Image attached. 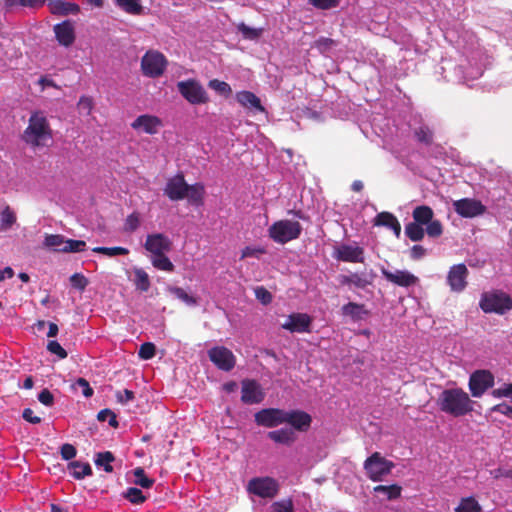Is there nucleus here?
I'll list each match as a JSON object with an SVG mask.
<instances>
[{
    "label": "nucleus",
    "instance_id": "obj_1",
    "mask_svg": "<svg viewBox=\"0 0 512 512\" xmlns=\"http://www.w3.org/2000/svg\"><path fill=\"white\" fill-rule=\"evenodd\" d=\"M53 139L50 123L42 111L31 113L22 140L33 148L46 146Z\"/></svg>",
    "mask_w": 512,
    "mask_h": 512
},
{
    "label": "nucleus",
    "instance_id": "obj_2",
    "mask_svg": "<svg viewBox=\"0 0 512 512\" xmlns=\"http://www.w3.org/2000/svg\"><path fill=\"white\" fill-rule=\"evenodd\" d=\"M440 410L454 417L464 416L473 411V401L461 388L445 389L438 398Z\"/></svg>",
    "mask_w": 512,
    "mask_h": 512
},
{
    "label": "nucleus",
    "instance_id": "obj_3",
    "mask_svg": "<svg viewBox=\"0 0 512 512\" xmlns=\"http://www.w3.org/2000/svg\"><path fill=\"white\" fill-rule=\"evenodd\" d=\"M302 233V225L298 221L278 220L268 228V236L278 244H286L298 239Z\"/></svg>",
    "mask_w": 512,
    "mask_h": 512
},
{
    "label": "nucleus",
    "instance_id": "obj_4",
    "mask_svg": "<svg viewBox=\"0 0 512 512\" xmlns=\"http://www.w3.org/2000/svg\"><path fill=\"white\" fill-rule=\"evenodd\" d=\"M480 308L485 313H496L503 315L512 309V298L505 292L492 291L481 295Z\"/></svg>",
    "mask_w": 512,
    "mask_h": 512
},
{
    "label": "nucleus",
    "instance_id": "obj_5",
    "mask_svg": "<svg viewBox=\"0 0 512 512\" xmlns=\"http://www.w3.org/2000/svg\"><path fill=\"white\" fill-rule=\"evenodd\" d=\"M168 61L166 57L156 50H148L141 59V71L144 76L158 78L166 70Z\"/></svg>",
    "mask_w": 512,
    "mask_h": 512
},
{
    "label": "nucleus",
    "instance_id": "obj_6",
    "mask_svg": "<svg viewBox=\"0 0 512 512\" xmlns=\"http://www.w3.org/2000/svg\"><path fill=\"white\" fill-rule=\"evenodd\" d=\"M394 463L382 457L379 452L373 453L364 462V469L372 481H381L394 468Z\"/></svg>",
    "mask_w": 512,
    "mask_h": 512
},
{
    "label": "nucleus",
    "instance_id": "obj_7",
    "mask_svg": "<svg viewBox=\"0 0 512 512\" xmlns=\"http://www.w3.org/2000/svg\"><path fill=\"white\" fill-rule=\"evenodd\" d=\"M177 89L182 97L192 105L205 104L209 100L206 90L195 79L179 81Z\"/></svg>",
    "mask_w": 512,
    "mask_h": 512
},
{
    "label": "nucleus",
    "instance_id": "obj_8",
    "mask_svg": "<svg viewBox=\"0 0 512 512\" xmlns=\"http://www.w3.org/2000/svg\"><path fill=\"white\" fill-rule=\"evenodd\" d=\"M247 491L260 498L271 499L278 494L279 484L271 477H255L248 482Z\"/></svg>",
    "mask_w": 512,
    "mask_h": 512
},
{
    "label": "nucleus",
    "instance_id": "obj_9",
    "mask_svg": "<svg viewBox=\"0 0 512 512\" xmlns=\"http://www.w3.org/2000/svg\"><path fill=\"white\" fill-rule=\"evenodd\" d=\"M468 385L473 397H481L486 390L493 387L494 376L488 370H477L470 375Z\"/></svg>",
    "mask_w": 512,
    "mask_h": 512
},
{
    "label": "nucleus",
    "instance_id": "obj_10",
    "mask_svg": "<svg viewBox=\"0 0 512 512\" xmlns=\"http://www.w3.org/2000/svg\"><path fill=\"white\" fill-rule=\"evenodd\" d=\"M210 361L220 370L229 372L236 365V357L224 346H215L208 351Z\"/></svg>",
    "mask_w": 512,
    "mask_h": 512
},
{
    "label": "nucleus",
    "instance_id": "obj_11",
    "mask_svg": "<svg viewBox=\"0 0 512 512\" xmlns=\"http://www.w3.org/2000/svg\"><path fill=\"white\" fill-rule=\"evenodd\" d=\"M454 211L463 218H474L483 215L486 207L480 200L474 198H462L453 202Z\"/></svg>",
    "mask_w": 512,
    "mask_h": 512
},
{
    "label": "nucleus",
    "instance_id": "obj_12",
    "mask_svg": "<svg viewBox=\"0 0 512 512\" xmlns=\"http://www.w3.org/2000/svg\"><path fill=\"white\" fill-rule=\"evenodd\" d=\"M286 411L278 408H265L255 413V422L267 428L276 427L284 423Z\"/></svg>",
    "mask_w": 512,
    "mask_h": 512
},
{
    "label": "nucleus",
    "instance_id": "obj_13",
    "mask_svg": "<svg viewBox=\"0 0 512 512\" xmlns=\"http://www.w3.org/2000/svg\"><path fill=\"white\" fill-rule=\"evenodd\" d=\"M241 386V401L243 403L259 404L264 400L265 393L256 380L244 379Z\"/></svg>",
    "mask_w": 512,
    "mask_h": 512
},
{
    "label": "nucleus",
    "instance_id": "obj_14",
    "mask_svg": "<svg viewBox=\"0 0 512 512\" xmlns=\"http://www.w3.org/2000/svg\"><path fill=\"white\" fill-rule=\"evenodd\" d=\"M188 184L184 175L178 173L167 181L164 194L172 201L183 200L187 196Z\"/></svg>",
    "mask_w": 512,
    "mask_h": 512
},
{
    "label": "nucleus",
    "instance_id": "obj_15",
    "mask_svg": "<svg viewBox=\"0 0 512 512\" xmlns=\"http://www.w3.org/2000/svg\"><path fill=\"white\" fill-rule=\"evenodd\" d=\"M144 248L152 256L167 253L172 249V241L163 233L149 234L146 237Z\"/></svg>",
    "mask_w": 512,
    "mask_h": 512
},
{
    "label": "nucleus",
    "instance_id": "obj_16",
    "mask_svg": "<svg viewBox=\"0 0 512 512\" xmlns=\"http://www.w3.org/2000/svg\"><path fill=\"white\" fill-rule=\"evenodd\" d=\"M468 269L465 264L453 265L447 275V283L454 292H462L467 285Z\"/></svg>",
    "mask_w": 512,
    "mask_h": 512
},
{
    "label": "nucleus",
    "instance_id": "obj_17",
    "mask_svg": "<svg viewBox=\"0 0 512 512\" xmlns=\"http://www.w3.org/2000/svg\"><path fill=\"white\" fill-rule=\"evenodd\" d=\"M162 126V120L159 117L150 114L140 115L131 123V127L134 130H141L150 135L158 133Z\"/></svg>",
    "mask_w": 512,
    "mask_h": 512
},
{
    "label": "nucleus",
    "instance_id": "obj_18",
    "mask_svg": "<svg viewBox=\"0 0 512 512\" xmlns=\"http://www.w3.org/2000/svg\"><path fill=\"white\" fill-rule=\"evenodd\" d=\"M381 272L387 281L400 287H410L418 282V277L406 270H396L391 272L382 268Z\"/></svg>",
    "mask_w": 512,
    "mask_h": 512
},
{
    "label": "nucleus",
    "instance_id": "obj_19",
    "mask_svg": "<svg viewBox=\"0 0 512 512\" xmlns=\"http://www.w3.org/2000/svg\"><path fill=\"white\" fill-rule=\"evenodd\" d=\"M284 423L290 424L295 430L305 432L312 423V417L302 410L286 411Z\"/></svg>",
    "mask_w": 512,
    "mask_h": 512
},
{
    "label": "nucleus",
    "instance_id": "obj_20",
    "mask_svg": "<svg viewBox=\"0 0 512 512\" xmlns=\"http://www.w3.org/2000/svg\"><path fill=\"white\" fill-rule=\"evenodd\" d=\"M54 33L58 43L64 47L71 46L75 41V28L70 20L54 25Z\"/></svg>",
    "mask_w": 512,
    "mask_h": 512
},
{
    "label": "nucleus",
    "instance_id": "obj_21",
    "mask_svg": "<svg viewBox=\"0 0 512 512\" xmlns=\"http://www.w3.org/2000/svg\"><path fill=\"white\" fill-rule=\"evenodd\" d=\"M311 324V318L304 313H293L288 316L287 321L282 328L290 332H308Z\"/></svg>",
    "mask_w": 512,
    "mask_h": 512
},
{
    "label": "nucleus",
    "instance_id": "obj_22",
    "mask_svg": "<svg viewBox=\"0 0 512 512\" xmlns=\"http://www.w3.org/2000/svg\"><path fill=\"white\" fill-rule=\"evenodd\" d=\"M336 258L344 262H362L363 249L359 246H351L344 244L337 249Z\"/></svg>",
    "mask_w": 512,
    "mask_h": 512
},
{
    "label": "nucleus",
    "instance_id": "obj_23",
    "mask_svg": "<svg viewBox=\"0 0 512 512\" xmlns=\"http://www.w3.org/2000/svg\"><path fill=\"white\" fill-rule=\"evenodd\" d=\"M48 6L51 14L58 16L75 15L80 12L78 4L63 0H49Z\"/></svg>",
    "mask_w": 512,
    "mask_h": 512
},
{
    "label": "nucleus",
    "instance_id": "obj_24",
    "mask_svg": "<svg viewBox=\"0 0 512 512\" xmlns=\"http://www.w3.org/2000/svg\"><path fill=\"white\" fill-rule=\"evenodd\" d=\"M268 438L278 444L290 446L296 440V435L292 429L281 428L278 430L270 431L267 434Z\"/></svg>",
    "mask_w": 512,
    "mask_h": 512
},
{
    "label": "nucleus",
    "instance_id": "obj_25",
    "mask_svg": "<svg viewBox=\"0 0 512 512\" xmlns=\"http://www.w3.org/2000/svg\"><path fill=\"white\" fill-rule=\"evenodd\" d=\"M237 101L246 108H254L258 111H264L260 99L250 91H241L236 95Z\"/></svg>",
    "mask_w": 512,
    "mask_h": 512
},
{
    "label": "nucleus",
    "instance_id": "obj_26",
    "mask_svg": "<svg viewBox=\"0 0 512 512\" xmlns=\"http://www.w3.org/2000/svg\"><path fill=\"white\" fill-rule=\"evenodd\" d=\"M67 468L71 472V475L77 480L92 475V468L87 462L71 461L68 463Z\"/></svg>",
    "mask_w": 512,
    "mask_h": 512
},
{
    "label": "nucleus",
    "instance_id": "obj_27",
    "mask_svg": "<svg viewBox=\"0 0 512 512\" xmlns=\"http://www.w3.org/2000/svg\"><path fill=\"white\" fill-rule=\"evenodd\" d=\"M205 194L204 185L201 183H195L192 185L188 184L187 196L189 203L195 206L203 204V198Z\"/></svg>",
    "mask_w": 512,
    "mask_h": 512
},
{
    "label": "nucleus",
    "instance_id": "obj_28",
    "mask_svg": "<svg viewBox=\"0 0 512 512\" xmlns=\"http://www.w3.org/2000/svg\"><path fill=\"white\" fill-rule=\"evenodd\" d=\"M412 217L414 222L421 225H426L433 219L434 212L430 206L420 205L414 208Z\"/></svg>",
    "mask_w": 512,
    "mask_h": 512
},
{
    "label": "nucleus",
    "instance_id": "obj_29",
    "mask_svg": "<svg viewBox=\"0 0 512 512\" xmlns=\"http://www.w3.org/2000/svg\"><path fill=\"white\" fill-rule=\"evenodd\" d=\"M133 283L137 290L147 292L150 289L151 282L148 273L142 268H135Z\"/></svg>",
    "mask_w": 512,
    "mask_h": 512
},
{
    "label": "nucleus",
    "instance_id": "obj_30",
    "mask_svg": "<svg viewBox=\"0 0 512 512\" xmlns=\"http://www.w3.org/2000/svg\"><path fill=\"white\" fill-rule=\"evenodd\" d=\"M342 313L351 317L353 320H362L367 314L365 306L355 302H349L342 307Z\"/></svg>",
    "mask_w": 512,
    "mask_h": 512
},
{
    "label": "nucleus",
    "instance_id": "obj_31",
    "mask_svg": "<svg viewBox=\"0 0 512 512\" xmlns=\"http://www.w3.org/2000/svg\"><path fill=\"white\" fill-rule=\"evenodd\" d=\"M339 282L342 285L355 286L357 288H365L370 282L366 277L358 273H351L349 275H341Z\"/></svg>",
    "mask_w": 512,
    "mask_h": 512
},
{
    "label": "nucleus",
    "instance_id": "obj_32",
    "mask_svg": "<svg viewBox=\"0 0 512 512\" xmlns=\"http://www.w3.org/2000/svg\"><path fill=\"white\" fill-rule=\"evenodd\" d=\"M86 250V242L83 240L67 239L61 248H56V252L61 253H78Z\"/></svg>",
    "mask_w": 512,
    "mask_h": 512
},
{
    "label": "nucleus",
    "instance_id": "obj_33",
    "mask_svg": "<svg viewBox=\"0 0 512 512\" xmlns=\"http://www.w3.org/2000/svg\"><path fill=\"white\" fill-rule=\"evenodd\" d=\"M116 5L131 15H141L143 13L140 0H116Z\"/></svg>",
    "mask_w": 512,
    "mask_h": 512
},
{
    "label": "nucleus",
    "instance_id": "obj_34",
    "mask_svg": "<svg viewBox=\"0 0 512 512\" xmlns=\"http://www.w3.org/2000/svg\"><path fill=\"white\" fill-rule=\"evenodd\" d=\"M402 488L398 484L378 485L374 487V492L382 493L387 500H394L401 496Z\"/></svg>",
    "mask_w": 512,
    "mask_h": 512
},
{
    "label": "nucleus",
    "instance_id": "obj_35",
    "mask_svg": "<svg viewBox=\"0 0 512 512\" xmlns=\"http://www.w3.org/2000/svg\"><path fill=\"white\" fill-rule=\"evenodd\" d=\"M151 263L156 269L161 270V271L173 272L175 269L174 264L166 256V253L152 256Z\"/></svg>",
    "mask_w": 512,
    "mask_h": 512
},
{
    "label": "nucleus",
    "instance_id": "obj_36",
    "mask_svg": "<svg viewBox=\"0 0 512 512\" xmlns=\"http://www.w3.org/2000/svg\"><path fill=\"white\" fill-rule=\"evenodd\" d=\"M455 512H482V507L474 497L470 496L461 499Z\"/></svg>",
    "mask_w": 512,
    "mask_h": 512
},
{
    "label": "nucleus",
    "instance_id": "obj_37",
    "mask_svg": "<svg viewBox=\"0 0 512 512\" xmlns=\"http://www.w3.org/2000/svg\"><path fill=\"white\" fill-rule=\"evenodd\" d=\"M405 234L411 241L418 242L424 238L425 230L421 224L413 221L405 226Z\"/></svg>",
    "mask_w": 512,
    "mask_h": 512
},
{
    "label": "nucleus",
    "instance_id": "obj_38",
    "mask_svg": "<svg viewBox=\"0 0 512 512\" xmlns=\"http://www.w3.org/2000/svg\"><path fill=\"white\" fill-rule=\"evenodd\" d=\"M16 222V215L14 211L9 207L6 206L1 212H0V231H6L10 229Z\"/></svg>",
    "mask_w": 512,
    "mask_h": 512
},
{
    "label": "nucleus",
    "instance_id": "obj_39",
    "mask_svg": "<svg viewBox=\"0 0 512 512\" xmlns=\"http://www.w3.org/2000/svg\"><path fill=\"white\" fill-rule=\"evenodd\" d=\"M115 460V457L112 452L105 451V452H99L96 455L95 463L98 466H103L104 471L107 473H111L113 471V466L111 465V462Z\"/></svg>",
    "mask_w": 512,
    "mask_h": 512
},
{
    "label": "nucleus",
    "instance_id": "obj_40",
    "mask_svg": "<svg viewBox=\"0 0 512 512\" xmlns=\"http://www.w3.org/2000/svg\"><path fill=\"white\" fill-rule=\"evenodd\" d=\"M167 290L176 296L178 299L186 303L187 305L194 306L197 304L196 298L190 296L183 288L176 286H169Z\"/></svg>",
    "mask_w": 512,
    "mask_h": 512
},
{
    "label": "nucleus",
    "instance_id": "obj_41",
    "mask_svg": "<svg viewBox=\"0 0 512 512\" xmlns=\"http://www.w3.org/2000/svg\"><path fill=\"white\" fill-rule=\"evenodd\" d=\"M414 135L417 141L424 143L425 145H431L433 143V132L426 125H422L415 129Z\"/></svg>",
    "mask_w": 512,
    "mask_h": 512
},
{
    "label": "nucleus",
    "instance_id": "obj_42",
    "mask_svg": "<svg viewBox=\"0 0 512 512\" xmlns=\"http://www.w3.org/2000/svg\"><path fill=\"white\" fill-rule=\"evenodd\" d=\"M133 474L135 476L134 483L141 486L142 488H150L154 484V479L146 476L145 471L141 467L134 469Z\"/></svg>",
    "mask_w": 512,
    "mask_h": 512
},
{
    "label": "nucleus",
    "instance_id": "obj_43",
    "mask_svg": "<svg viewBox=\"0 0 512 512\" xmlns=\"http://www.w3.org/2000/svg\"><path fill=\"white\" fill-rule=\"evenodd\" d=\"M140 224V214L135 211L126 217L123 229L127 233H132L140 227Z\"/></svg>",
    "mask_w": 512,
    "mask_h": 512
},
{
    "label": "nucleus",
    "instance_id": "obj_44",
    "mask_svg": "<svg viewBox=\"0 0 512 512\" xmlns=\"http://www.w3.org/2000/svg\"><path fill=\"white\" fill-rule=\"evenodd\" d=\"M237 29L242 34V36L248 40L258 39L263 31L261 28L249 27L245 23L238 24Z\"/></svg>",
    "mask_w": 512,
    "mask_h": 512
},
{
    "label": "nucleus",
    "instance_id": "obj_45",
    "mask_svg": "<svg viewBox=\"0 0 512 512\" xmlns=\"http://www.w3.org/2000/svg\"><path fill=\"white\" fill-rule=\"evenodd\" d=\"M92 251L94 253L103 254L109 257L129 254V250L124 247H95L92 249Z\"/></svg>",
    "mask_w": 512,
    "mask_h": 512
},
{
    "label": "nucleus",
    "instance_id": "obj_46",
    "mask_svg": "<svg viewBox=\"0 0 512 512\" xmlns=\"http://www.w3.org/2000/svg\"><path fill=\"white\" fill-rule=\"evenodd\" d=\"M65 236L61 234H46L44 238V246L53 248L56 252V248H61L64 245Z\"/></svg>",
    "mask_w": 512,
    "mask_h": 512
},
{
    "label": "nucleus",
    "instance_id": "obj_47",
    "mask_svg": "<svg viewBox=\"0 0 512 512\" xmlns=\"http://www.w3.org/2000/svg\"><path fill=\"white\" fill-rule=\"evenodd\" d=\"M124 497L133 504H142L146 500V496L143 492L136 487L128 488L124 493Z\"/></svg>",
    "mask_w": 512,
    "mask_h": 512
},
{
    "label": "nucleus",
    "instance_id": "obj_48",
    "mask_svg": "<svg viewBox=\"0 0 512 512\" xmlns=\"http://www.w3.org/2000/svg\"><path fill=\"white\" fill-rule=\"evenodd\" d=\"M397 218L390 212H381L375 217L374 224L377 226H385L390 228Z\"/></svg>",
    "mask_w": 512,
    "mask_h": 512
},
{
    "label": "nucleus",
    "instance_id": "obj_49",
    "mask_svg": "<svg viewBox=\"0 0 512 512\" xmlns=\"http://www.w3.org/2000/svg\"><path fill=\"white\" fill-rule=\"evenodd\" d=\"M426 226L425 232L429 237L438 238L443 233V226L439 220L432 219Z\"/></svg>",
    "mask_w": 512,
    "mask_h": 512
},
{
    "label": "nucleus",
    "instance_id": "obj_50",
    "mask_svg": "<svg viewBox=\"0 0 512 512\" xmlns=\"http://www.w3.org/2000/svg\"><path fill=\"white\" fill-rule=\"evenodd\" d=\"M156 354V347L151 342H145L140 346L138 355L143 360L152 359Z\"/></svg>",
    "mask_w": 512,
    "mask_h": 512
},
{
    "label": "nucleus",
    "instance_id": "obj_51",
    "mask_svg": "<svg viewBox=\"0 0 512 512\" xmlns=\"http://www.w3.org/2000/svg\"><path fill=\"white\" fill-rule=\"evenodd\" d=\"M70 283L73 288L84 291L89 284L88 279L81 273H74L70 277Z\"/></svg>",
    "mask_w": 512,
    "mask_h": 512
},
{
    "label": "nucleus",
    "instance_id": "obj_52",
    "mask_svg": "<svg viewBox=\"0 0 512 512\" xmlns=\"http://www.w3.org/2000/svg\"><path fill=\"white\" fill-rule=\"evenodd\" d=\"M97 419L99 421H109V425L113 428H117L119 423L116 419V414L110 409L106 408L98 412Z\"/></svg>",
    "mask_w": 512,
    "mask_h": 512
},
{
    "label": "nucleus",
    "instance_id": "obj_53",
    "mask_svg": "<svg viewBox=\"0 0 512 512\" xmlns=\"http://www.w3.org/2000/svg\"><path fill=\"white\" fill-rule=\"evenodd\" d=\"M208 86L220 94L229 95L232 92L231 87L227 82L220 81L218 79L210 80Z\"/></svg>",
    "mask_w": 512,
    "mask_h": 512
},
{
    "label": "nucleus",
    "instance_id": "obj_54",
    "mask_svg": "<svg viewBox=\"0 0 512 512\" xmlns=\"http://www.w3.org/2000/svg\"><path fill=\"white\" fill-rule=\"evenodd\" d=\"M72 388L74 390L80 388L83 396L86 398L91 397L94 393V390L90 386L89 382L84 378H78L76 382L72 385Z\"/></svg>",
    "mask_w": 512,
    "mask_h": 512
},
{
    "label": "nucleus",
    "instance_id": "obj_55",
    "mask_svg": "<svg viewBox=\"0 0 512 512\" xmlns=\"http://www.w3.org/2000/svg\"><path fill=\"white\" fill-rule=\"evenodd\" d=\"M47 350L50 353L57 355L60 359H65L68 355L66 350L55 340L48 342Z\"/></svg>",
    "mask_w": 512,
    "mask_h": 512
},
{
    "label": "nucleus",
    "instance_id": "obj_56",
    "mask_svg": "<svg viewBox=\"0 0 512 512\" xmlns=\"http://www.w3.org/2000/svg\"><path fill=\"white\" fill-rule=\"evenodd\" d=\"M273 512H292L294 509L291 499L281 500L272 504Z\"/></svg>",
    "mask_w": 512,
    "mask_h": 512
},
{
    "label": "nucleus",
    "instance_id": "obj_57",
    "mask_svg": "<svg viewBox=\"0 0 512 512\" xmlns=\"http://www.w3.org/2000/svg\"><path fill=\"white\" fill-rule=\"evenodd\" d=\"M115 397L117 402L125 405L135 398V394L132 390L124 389L116 391Z\"/></svg>",
    "mask_w": 512,
    "mask_h": 512
},
{
    "label": "nucleus",
    "instance_id": "obj_58",
    "mask_svg": "<svg viewBox=\"0 0 512 512\" xmlns=\"http://www.w3.org/2000/svg\"><path fill=\"white\" fill-rule=\"evenodd\" d=\"M264 253H266V250L264 248L246 246L244 249H242L241 259H245V258H248V257L259 258V256L264 254Z\"/></svg>",
    "mask_w": 512,
    "mask_h": 512
},
{
    "label": "nucleus",
    "instance_id": "obj_59",
    "mask_svg": "<svg viewBox=\"0 0 512 512\" xmlns=\"http://www.w3.org/2000/svg\"><path fill=\"white\" fill-rule=\"evenodd\" d=\"M314 7L322 10H327L336 7L340 0H308Z\"/></svg>",
    "mask_w": 512,
    "mask_h": 512
},
{
    "label": "nucleus",
    "instance_id": "obj_60",
    "mask_svg": "<svg viewBox=\"0 0 512 512\" xmlns=\"http://www.w3.org/2000/svg\"><path fill=\"white\" fill-rule=\"evenodd\" d=\"M255 296L264 305H267L272 301L271 293L264 287H257L255 289Z\"/></svg>",
    "mask_w": 512,
    "mask_h": 512
},
{
    "label": "nucleus",
    "instance_id": "obj_61",
    "mask_svg": "<svg viewBox=\"0 0 512 512\" xmlns=\"http://www.w3.org/2000/svg\"><path fill=\"white\" fill-rule=\"evenodd\" d=\"M60 454L62 459L71 460L76 456L77 450L72 444L65 443L60 448Z\"/></svg>",
    "mask_w": 512,
    "mask_h": 512
},
{
    "label": "nucleus",
    "instance_id": "obj_62",
    "mask_svg": "<svg viewBox=\"0 0 512 512\" xmlns=\"http://www.w3.org/2000/svg\"><path fill=\"white\" fill-rule=\"evenodd\" d=\"M38 400L41 404L51 407L54 404V396L48 389H43L38 394Z\"/></svg>",
    "mask_w": 512,
    "mask_h": 512
},
{
    "label": "nucleus",
    "instance_id": "obj_63",
    "mask_svg": "<svg viewBox=\"0 0 512 512\" xmlns=\"http://www.w3.org/2000/svg\"><path fill=\"white\" fill-rule=\"evenodd\" d=\"M78 108L80 111L85 112L89 115L93 108V100L91 97L82 96L78 101Z\"/></svg>",
    "mask_w": 512,
    "mask_h": 512
},
{
    "label": "nucleus",
    "instance_id": "obj_64",
    "mask_svg": "<svg viewBox=\"0 0 512 512\" xmlns=\"http://www.w3.org/2000/svg\"><path fill=\"white\" fill-rule=\"evenodd\" d=\"M492 395L495 398L509 397L512 395V384H506L504 387L494 389Z\"/></svg>",
    "mask_w": 512,
    "mask_h": 512
}]
</instances>
